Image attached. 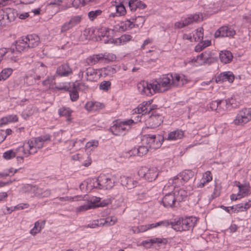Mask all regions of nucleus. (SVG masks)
I'll use <instances>...</instances> for the list:
<instances>
[{"instance_id": "20e7f679", "label": "nucleus", "mask_w": 251, "mask_h": 251, "mask_svg": "<svg viewBox=\"0 0 251 251\" xmlns=\"http://www.w3.org/2000/svg\"><path fill=\"white\" fill-rule=\"evenodd\" d=\"M251 119V110L244 108L237 114L234 123L236 125H243L247 123Z\"/></svg>"}, {"instance_id": "7c9ffc66", "label": "nucleus", "mask_w": 251, "mask_h": 251, "mask_svg": "<svg viewBox=\"0 0 251 251\" xmlns=\"http://www.w3.org/2000/svg\"><path fill=\"white\" fill-rule=\"evenodd\" d=\"M88 65H92L97 63L99 61H101V57L100 53L98 54H94L89 56L86 60Z\"/></svg>"}, {"instance_id": "09e8293b", "label": "nucleus", "mask_w": 251, "mask_h": 251, "mask_svg": "<svg viewBox=\"0 0 251 251\" xmlns=\"http://www.w3.org/2000/svg\"><path fill=\"white\" fill-rule=\"evenodd\" d=\"M81 20V16H76L73 17L69 21L71 26H74L75 25L79 23Z\"/></svg>"}, {"instance_id": "ea45409f", "label": "nucleus", "mask_w": 251, "mask_h": 251, "mask_svg": "<svg viewBox=\"0 0 251 251\" xmlns=\"http://www.w3.org/2000/svg\"><path fill=\"white\" fill-rule=\"evenodd\" d=\"M90 209H94V206L92 205V203H90L89 201H88L86 204H84L77 207L76 210L77 212H81Z\"/></svg>"}, {"instance_id": "39448f33", "label": "nucleus", "mask_w": 251, "mask_h": 251, "mask_svg": "<svg viewBox=\"0 0 251 251\" xmlns=\"http://www.w3.org/2000/svg\"><path fill=\"white\" fill-rule=\"evenodd\" d=\"M154 89L157 90L158 92H162V88H165L163 90H167L172 87V74H168L163 76L159 82H155Z\"/></svg>"}, {"instance_id": "72a5a7b5", "label": "nucleus", "mask_w": 251, "mask_h": 251, "mask_svg": "<svg viewBox=\"0 0 251 251\" xmlns=\"http://www.w3.org/2000/svg\"><path fill=\"white\" fill-rule=\"evenodd\" d=\"M13 70L11 68L4 69L0 73V80H5L12 74Z\"/></svg>"}, {"instance_id": "4be33fe9", "label": "nucleus", "mask_w": 251, "mask_h": 251, "mask_svg": "<svg viewBox=\"0 0 251 251\" xmlns=\"http://www.w3.org/2000/svg\"><path fill=\"white\" fill-rule=\"evenodd\" d=\"M184 137V131L177 129L174 131L170 132L167 137L169 140H176L182 139Z\"/></svg>"}, {"instance_id": "aec40b11", "label": "nucleus", "mask_w": 251, "mask_h": 251, "mask_svg": "<svg viewBox=\"0 0 251 251\" xmlns=\"http://www.w3.org/2000/svg\"><path fill=\"white\" fill-rule=\"evenodd\" d=\"M28 48H34L39 43V38L35 35H29L25 37Z\"/></svg>"}, {"instance_id": "4468645a", "label": "nucleus", "mask_w": 251, "mask_h": 251, "mask_svg": "<svg viewBox=\"0 0 251 251\" xmlns=\"http://www.w3.org/2000/svg\"><path fill=\"white\" fill-rule=\"evenodd\" d=\"M197 60L202 61L203 63H211L215 61L212 52L209 50H206L198 56Z\"/></svg>"}, {"instance_id": "f704fd0d", "label": "nucleus", "mask_w": 251, "mask_h": 251, "mask_svg": "<svg viewBox=\"0 0 251 251\" xmlns=\"http://www.w3.org/2000/svg\"><path fill=\"white\" fill-rule=\"evenodd\" d=\"M71 113L72 111L69 109L64 107L61 108L59 110V114L60 116H66L67 117V121L68 122H71L72 119L70 118Z\"/></svg>"}, {"instance_id": "49530a36", "label": "nucleus", "mask_w": 251, "mask_h": 251, "mask_svg": "<svg viewBox=\"0 0 251 251\" xmlns=\"http://www.w3.org/2000/svg\"><path fill=\"white\" fill-rule=\"evenodd\" d=\"M111 86V83L109 81H103L100 85V88L101 90L107 91Z\"/></svg>"}, {"instance_id": "4d7b16f0", "label": "nucleus", "mask_w": 251, "mask_h": 251, "mask_svg": "<svg viewBox=\"0 0 251 251\" xmlns=\"http://www.w3.org/2000/svg\"><path fill=\"white\" fill-rule=\"evenodd\" d=\"M137 0H130L128 2V6L131 10L135 11L137 8Z\"/></svg>"}, {"instance_id": "58836bf2", "label": "nucleus", "mask_w": 251, "mask_h": 251, "mask_svg": "<svg viewBox=\"0 0 251 251\" xmlns=\"http://www.w3.org/2000/svg\"><path fill=\"white\" fill-rule=\"evenodd\" d=\"M211 42L209 40H206L204 42L199 43L195 47V50L196 51H200L203 50L205 48L210 46Z\"/></svg>"}, {"instance_id": "6e6d98bb", "label": "nucleus", "mask_w": 251, "mask_h": 251, "mask_svg": "<svg viewBox=\"0 0 251 251\" xmlns=\"http://www.w3.org/2000/svg\"><path fill=\"white\" fill-rule=\"evenodd\" d=\"M70 98L73 101H75L78 98V92L75 89L70 92Z\"/></svg>"}, {"instance_id": "ddd939ff", "label": "nucleus", "mask_w": 251, "mask_h": 251, "mask_svg": "<svg viewBox=\"0 0 251 251\" xmlns=\"http://www.w3.org/2000/svg\"><path fill=\"white\" fill-rule=\"evenodd\" d=\"M162 202L164 207H173L176 202L175 195L173 193L166 194L162 199Z\"/></svg>"}, {"instance_id": "0e129e2a", "label": "nucleus", "mask_w": 251, "mask_h": 251, "mask_svg": "<svg viewBox=\"0 0 251 251\" xmlns=\"http://www.w3.org/2000/svg\"><path fill=\"white\" fill-rule=\"evenodd\" d=\"M249 202H246L245 204H244V206H243V205H241V204H237L235 206H236V209H241V208H244L245 210H247L248 209V208H249V207L251 206V204H249Z\"/></svg>"}, {"instance_id": "a18cd8bd", "label": "nucleus", "mask_w": 251, "mask_h": 251, "mask_svg": "<svg viewBox=\"0 0 251 251\" xmlns=\"http://www.w3.org/2000/svg\"><path fill=\"white\" fill-rule=\"evenodd\" d=\"M117 13L119 16L124 15L126 13V10L123 4H120L116 6Z\"/></svg>"}, {"instance_id": "f257e3e1", "label": "nucleus", "mask_w": 251, "mask_h": 251, "mask_svg": "<svg viewBox=\"0 0 251 251\" xmlns=\"http://www.w3.org/2000/svg\"><path fill=\"white\" fill-rule=\"evenodd\" d=\"M16 12L14 9L5 8L0 9V26L8 25L14 20Z\"/></svg>"}, {"instance_id": "6e6552de", "label": "nucleus", "mask_w": 251, "mask_h": 251, "mask_svg": "<svg viewBox=\"0 0 251 251\" xmlns=\"http://www.w3.org/2000/svg\"><path fill=\"white\" fill-rule=\"evenodd\" d=\"M197 222L195 217H190L182 218V226H178L175 228V230L182 231L188 230L193 228Z\"/></svg>"}, {"instance_id": "de8ad7c7", "label": "nucleus", "mask_w": 251, "mask_h": 251, "mask_svg": "<svg viewBox=\"0 0 251 251\" xmlns=\"http://www.w3.org/2000/svg\"><path fill=\"white\" fill-rule=\"evenodd\" d=\"M103 221L104 220L103 219L94 221L91 224L88 225V226L91 228H95L98 226H103Z\"/></svg>"}, {"instance_id": "e2e57ef3", "label": "nucleus", "mask_w": 251, "mask_h": 251, "mask_svg": "<svg viewBox=\"0 0 251 251\" xmlns=\"http://www.w3.org/2000/svg\"><path fill=\"white\" fill-rule=\"evenodd\" d=\"M98 145V142L97 141H92L88 142L86 145V148H90L91 147H97Z\"/></svg>"}, {"instance_id": "1a4fd4ad", "label": "nucleus", "mask_w": 251, "mask_h": 251, "mask_svg": "<svg viewBox=\"0 0 251 251\" xmlns=\"http://www.w3.org/2000/svg\"><path fill=\"white\" fill-rule=\"evenodd\" d=\"M188 82V79L183 74H172V85L173 87H181Z\"/></svg>"}, {"instance_id": "f03ea898", "label": "nucleus", "mask_w": 251, "mask_h": 251, "mask_svg": "<svg viewBox=\"0 0 251 251\" xmlns=\"http://www.w3.org/2000/svg\"><path fill=\"white\" fill-rule=\"evenodd\" d=\"M155 83H150L146 81H142L138 84V89L142 95H152L157 91L154 89Z\"/></svg>"}, {"instance_id": "680f3d73", "label": "nucleus", "mask_w": 251, "mask_h": 251, "mask_svg": "<svg viewBox=\"0 0 251 251\" xmlns=\"http://www.w3.org/2000/svg\"><path fill=\"white\" fill-rule=\"evenodd\" d=\"M180 178L179 176V174L174 176V177L170 178L169 180V183L170 184H177L179 178Z\"/></svg>"}, {"instance_id": "3c124183", "label": "nucleus", "mask_w": 251, "mask_h": 251, "mask_svg": "<svg viewBox=\"0 0 251 251\" xmlns=\"http://www.w3.org/2000/svg\"><path fill=\"white\" fill-rule=\"evenodd\" d=\"M149 242H151V244L154 243H163L166 244L167 243V240L165 238H155L149 240Z\"/></svg>"}, {"instance_id": "a878e982", "label": "nucleus", "mask_w": 251, "mask_h": 251, "mask_svg": "<svg viewBox=\"0 0 251 251\" xmlns=\"http://www.w3.org/2000/svg\"><path fill=\"white\" fill-rule=\"evenodd\" d=\"M16 49L18 51L24 50L25 48H28L25 37H22L15 43Z\"/></svg>"}, {"instance_id": "0eeeda50", "label": "nucleus", "mask_w": 251, "mask_h": 251, "mask_svg": "<svg viewBox=\"0 0 251 251\" xmlns=\"http://www.w3.org/2000/svg\"><path fill=\"white\" fill-rule=\"evenodd\" d=\"M163 122L162 116L157 113L156 111L151 113L149 118L146 121V125L150 128H155L157 127Z\"/></svg>"}, {"instance_id": "69168bd1", "label": "nucleus", "mask_w": 251, "mask_h": 251, "mask_svg": "<svg viewBox=\"0 0 251 251\" xmlns=\"http://www.w3.org/2000/svg\"><path fill=\"white\" fill-rule=\"evenodd\" d=\"M91 162V159L89 156H88L85 160L82 162V165L84 167H88L90 165Z\"/></svg>"}, {"instance_id": "c9c22d12", "label": "nucleus", "mask_w": 251, "mask_h": 251, "mask_svg": "<svg viewBox=\"0 0 251 251\" xmlns=\"http://www.w3.org/2000/svg\"><path fill=\"white\" fill-rule=\"evenodd\" d=\"M238 187L239 190L238 194H241V198L247 195L250 191V187L248 184L239 185Z\"/></svg>"}, {"instance_id": "052dcab7", "label": "nucleus", "mask_w": 251, "mask_h": 251, "mask_svg": "<svg viewBox=\"0 0 251 251\" xmlns=\"http://www.w3.org/2000/svg\"><path fill=\"white\" fill-rule=\"evenodd\" d=\"M72 27H73V26L71 25V24L69 22H66L62 25L61 27V31H66Z\"/></svg>"}, {"instance_id": "393cba45", "label": "nucleus", "mask_w": 251, "mask_h": 251, "mask_svg": "<svg viewBox=\"0 0 251 251\" xmlns=\"http://www.w3.org/2000/svg\"><path fill=\"white\" fill-rule=\"evenodd\" d=\"M173 194L175 195L176 202H180L184 200L187 196V192L183 189H180L178 191H175Z\"/></svg>"}, {"instance_id": "79ce46f5", "label": "nucleus", "mask_w": 251, "mask_h": 251, "mask_svg": "<svg viewBox=\"0 0 251 251\" xmlns=\"http://www.w3.org/2000/svg\"><path fill=\"white\" fill-rule=\"evenodd\" d=\"M35 186L30 184H25L23 187L22 190L25 193H31V195L33 196Z\"/></svg>"}, {"instance_id": "bf43d9fd", "label": "nucleus", "mask_w": 251, "mask_h": 251, "mask_svg": "<svg viewBox=\"0 0 251 251\" xmlns=\"http://www.w3.org/2000/svg\"><path fill=\"white\" fill-rule=\"evenodd\" d=\"M8 121L9 123L10 122H17L18 120V118L16 115H8L6 116Z\"/></svg>"}, {"instance_id": "f8f14e48", "label": "nucleus", "mask_w": 251, "mask_h": 251, "mask_svg": "<svg viewBox=\"0 0 251 251\" xmlns=\"http://www.w3.org/2000/svg\"><path fill=\"white\" fill-rule=\"evenodd\" d=\"M234 80V75L232 72H226L220 74L216 78V82H223L224 81H228L231 83Z\"/></svg>"}, {"instance_id": "a19ab883", "label": "nucleus", "mask_w": 251, "mask_h": 251, "mask_svg": "<svg viewBox=\"0 0 251 251\" xmlns=\"http://www.w3.org/2000/svg\"><path fill=\"white\" fill-rule=\"evenodd\" d=\"M148 146H140L138 149L137 150V155L139 156H142L145 154H146L149 150H148Z\"/></svg>"}, {"instance_id": "4c0bfd02", "label": "nucleus", "mask_w": 251, "mask_h": 251, "mask_svg": "<svg viewBox=\"0 0 251 251\" xmlns=\"http://www.w3.org/2000/svg\"><path fill=\"white\" fill-rule=\"evenodd\" d=\"M199 18V15L196 14L185 19L184 20H183L182 22L184 24L185 26L194 22L197 21Z\"/></svg>"}, {"instance_id": "774afa93", "label": "nucleus", "mask_w": 251, "mask_h": 251, "mask_svg": "<svg viewBox=\"0 0 251 251\" xmlns=\"http://www.w3.org/2000/svg\"><path fill=\"white\" fill-rule=\"evenodd\" d=\"M241 194H238L237 195H235V194H232L231 196H230V199L232 200V201H236L238 199H239L240 198H241Z\"/></svg>"}, {"instance_id": "9d476101", "label": "nucleus", "mask_w": 251, "mask_h": 251, "mask_svg": "<svg viewBox=\"0 0 251 251\" xmlns=\"http://www.w3.org/2000/svg\"><path fill=\"white\" fill-rule=\"evenodd\" d=\"M235 34V31L226 26H223L218 29L215 33L214 36L216 38L220 37L233 36Z\"/></svg>"}, {"instance_id": "473e14b6", "label": "nucleus", "mask_w": 251, "mask_h": 251, "mask_svg": "<svg viewBox=\"0 0 251 251\" xmlns=\"http://www.w3.org/2000/svg\"><path fill=\"white\" fill-rule=\"evenodd\" d=\"M193 172L189 170H184L179 174V176L184 181H188L193 176Z\"/></svg>"}, {"instance_id": "2eb2a0df", "label": "nucleus", "mask_w": 251, "mask_h": 251, "mask_svg": "<svg viewBox=\"0 0 251 251\" xmlns=\"http://www.w3.org/2000/svg\"><path fill=\"white\" fill-rule=\"evenodd\" d=\"M50 194V191L44 188H39L35 186L33 196L38 198H45L49 197Z\"/></svg>"}, {"instance_id": "423d86ee", "label": "nucleus", "mask_w": 251, "mask_h": 251, "mask_svg": "<svg viewBox=\"0 0 251 251\" xmlns=\"http://www.w3.org/2000/svg\"><path fill=\"white\" fill-rule=\"evenodd\" d=\"M114 184V182L110 179L102 175L100 176L99 178L97 179L94 185L96 188L100 189H110L113 187Z\"/></svg>"}, {"instance_id": "412c9836", "label": "nucleus", "mask_w": 251, "mask_h": 251, "mask_svg": "<svg viewBox=\"0 0 251 251\" xmlns=\"http://www.w3.org/2000/svg\"><path fill=\"white\" fill-rule=\"evenodd\" d=\"M89 201L90 203H92V205L94 206V208L98 207H104L111 203V201L109 199L100 201V198H95L93 200Z\"/></svg>"}, {"instance_id": "c756f323", "label": "nucleus", "mask_w": 251, "mask_h": 251, "mask_svg": "<svg viewBox=\"0 0 251 251\" xmlns=\"http://www.w3.org/2000/svg\"><path fill=\"white\" fill-rule=\"evenodd\" d=\"M101 57V61L105 62H110L114 61L116 59V56L114 54L109 52H105L104 53H100Z\"/></svg>"}, {"instance_id": "9b49d317", "label": "nucleus", "mask_w": 251, "mask_h": 251, "mask_svg": "<svg viewBox=\"0 0 251 251\" xmlns=\"http://www.w3.org/2000/svg\"><path fill=\"white\" fill-rule=\"evenodd\" d=\"M56 73L60 76H67L73 73V71L68 63H64L57 68Z\"/></svg>"}, {"instance_id": "c85d7f7f", "label": "nucleus", "mask_w": 251, "mask_h": 251, "mask_svg": "<svg viewBox=\"0 0 251 251\" xmlns=\"http://www.w3.org/2000/svg\"><path fill=\"white\" fill-rule=\"evenodd\" d=\"M131 38L132 37L130 35L124 34L122 35L120 38H117L115 40H111L110 42L111 43H114V44L117 45H120L130 41Z\"/></svg>"}, {"instance_id": "37998d69", "label": "nucleus", "mask_w": 251, "mask_h": 251, "mask_svg": "<svg viewBox=\"0 0 251 251\" xmlns=\"http://www.w3.org/2000/svg\"><path fill=\"white\" fill-rule=\"evenodd\" d=\"M117 221V219L115 217H109L103 221L104 225L112 226Z\"/></svg>"}, {"instance_id": "cd10ccee", "label": "nucleus", "mask_w": 251, "mask_h": 251, "mask_svg": "<svg viewBox=\"0 0 251 251\" xmlns=\"http://www.w3.org/2000/svg\"><path fill=\"white\" fill-rule=\"evenodd\" d=\"M144 176L149 181H152L156 179L158 173L155 169H149L144 174Z\"/></svg>"}, {"instance_id": "13d9d810", "label": "nucleus", "mask_w": 251, "mask_h": 251, "mask_svg": "<svg viewBox=\"0 0 251 251\" xmlns=\"http://www.w3.org/2000/svg\"><path fill=\"white\" fill-rule=\"evenodd\" d=\"M221 103V101H213L210 103V108L212 110H216L218 108L219 104Z\"/></svg>"}, {"instance_id": "7ed1b4c3", "label": "nucleus", "mask_w": 251, "mask_h": 251, "mask_svg": "<svg viewBox=\"0 0 251 251\" xmlns=\"http://www.w3.org/2000/svg\"><path fill=\"white\" fill-rule=\"evenodd\" d=\"M50 140L49 136H43L34 138L33 140L28 141V144L29 147V153L30 154L35 153L37 151V149H41L43 146L44 142Z\"/></svg>"}, {"instance_id": "f3484780", "label": "nucleus", "mask_w": 251, "mask_h": 251, "mask_svg": "<svg viewBox=\"0 0 251 251\" xmlns=\"http://www.w3.org/2000/svg\"><path fill=\"white\" fill-rule=\"evenodd\" d=\"M55 76H50L48 77L46 80L43 81L42 84L44 86L49 89L56 88L57 89H65V87H58L55 85Z\"/></svg>"}, {"instance_id": "a211bd4d", "label": "nucleus", "mask_w": 251, "mask_h": 251, "mask_svg": "<svg viewBox=\"0 0 251 251\" xmlns=\"http://www.w3.org/2000/svg\"><path fill=\"white\" fill-rule=\"evenodd\" d=\"M133 123V121L132 120H129L127 121L120 122L118 124L114 125V126H112V130L113 132H121V131H124L126 129V126H129Z\"/></svg>"}, {"instance_id": "e433bc0d", "label": "nucleus", "mask_w": 251, "mask_h": 251, "mask_svg": "<svg viewBox=\"0 0 251 251\" xmlns=\"http://www.w3.org/2000/svg\"><path fill=\"white\" fill-rule=\"evenodd\" d=\"M203 29L202 27H199L197 29L196 33L193 35L195 41L198 42L203 39Z\"/></svg>"}, {"instance_id": "2f4dec72", "label": "nucleus", "mask_w": 251, "mask_h": 251, "mask_svg": "<svg viewBox=\"0 0 251 251\" xmlns=\"http://www.w3.org/2000/svg\"><path fill=\"white\" fill-rule=\"evenodd\" d=\"M155 139V135H144L142 139L143 144H146L148 145V147H154L153 144L154 142Z\"/></svg>"}, {"instance_id": "603ef678", "label": "nucleus", "mask_w": 251, "mask_h": 251, "mask_svg": "<svg viewBox=\"0 0 251 251\" xmlns=\"http://www.w3.org/2000/svg\"><path fill=\"white\" fill-rule=\"evenodd\" d=\"M172 227L175 230V228L178 226H182V219H175L174 221L170 223Z\"/></svg>"}, {"instance_id": "bb28decb", "label": "nucleus", "mask_w": 251, "mask_h": 251, "mask_svg": "<svg viewBox=\"0 0 251 251\" xmlns=\"http://www.w3.org/2000/svg\"><path fill=\"white\" fill-rule=\"evenodd\" d=\"M212 179V176L210 171H207L203 175L202 179L198 185V187H203L205 184L210 182Z\"/></svg>"}, {"instance_id": "dca6fc26", "label": "nucleus", "mask_w": 251, "mask_h": 251, "mask_svg": "<svg viewBox=\"0 0 251 251\" xmlns=\"http://www.w3.org/2000/svg\"><path fill=\"white\" fill-rule=\"evenodd\" d=\"M104 105L99 102L88 101L85 106L88 112H94L103 108Z\"/></svg>"}, {"instance_id": "b1692460", "label": "nucleus", "mask_w": 251, "mask_h": 251, "mask_svg": "<svg viewBox=\"0 0 251 251\" xmlns=\"http://www.w3.org/2000/svg\"><path fill=\"white\" fill-rule=\"evenodd\" d=\"M153 228V224H151L146 225H141L138 226H134L132 227V230L134 233H139L140 232L147 231Z\"/></svg>"}, {"instance_id": "864d4df0", "label": "nucleus", "mask_w": 251, "mask_h": 251, "mask_svg": "<svg viewBox=\"0 0 251 251\" xmlns=\"http://www.w3.org/2000/svg\"><path fill=\"white\" fill-rule=\"evenodd\" d=\"M170 224L168 221H162L156 223H153V228L159 226H162L163 227H167Z\"/></svg>"}, {"instance_id": "6ab92c4d", "label": "nucleus", "mask_w": 251, "mask_h": 251, "mask_svg": "<svg viewBox=\"0 0 251 251\" xmlns=\"http://www.w3.org/2000/svg\"><path fill=\"white\" fill-rule=\"evenodd\" d=\"M152 100L148 101H144L140 104L137 108L134 109V112L138 114L144 112L145 114L149 113V106L151 104Z\"/></svg>"}, {"instance_id": "c03bdc74", "label": "nucleus", "mask_w": 251, "mask_h": 251, "mask_svg": "<svg viewBox=\"0 0 251 251\" xmlns=\"http://www.w3.org/2000/svg\"><path fill=\"white\" fill-rule=\"evenodd\" d=\"M101 10H97L95 11H92L88 13V17L90 19L93 21L97 16L100 15L101 14Z\"/></svg>"}, {"instance_id": "5fc2aeb1", "label": "nucleus", "mask_w": 251, "mask_h": 251, "mask_svg": "<svg viewBox=\"0 0 251 251\" xmlns=\"http://www.w3.org/2000/svg\"><path fill=\"white\" fill-rule=\"evenodd\" d=\"M15 153L12 151H7L3 155V157L6 159H9L12 157H15Z\"/></svg>"}, {"instance_id": "8fccbe9b", "label": "nucleus", "mask_w": 251, "mask_h": 251, "mask_svg": "<svg viewBox=\"0 0 251 251\" xmlns=\"http://www.w3.org/2000/svg\"><path fill=\"white\" fill-rule=\"evenodd\" d=\"M41 229V226H40V223L39 222H36L35 223L34 226L33 228L31 230L30 233L33 234L35 235V234L39 232Z\"/></svg>"}, {"instance_id": "338daca9", "label": "nucleus", "mask_w": 251, "mask_h": 251, "mask_svg": "<svg viewBox=\"0 0 251 251\" xmlns=\"http://www.w3.org/2000/svg\"><path fill=\"white\" fill-rule=\"evenodd\" d=\"M175 26L176 28H180L185 26L184 24L183 23L182 21L176 22L175 24Z\"/></svg>"}, {"instance_id": "5701e85b", "label": "nucleus", "mask_w": 251, "mask_h": 251, "mask_svg": "<svg viewBox=\"0 0 251 251\" xmlns=\"http://www.w3.org/2000/svg\"><path fill=\"white\" fill-rule=\"evenodd\" d=\"M219 57L221 62L224 63H229L233 58L232 53L228 50L221 51Z\"/></svg>"}]
</instances>
